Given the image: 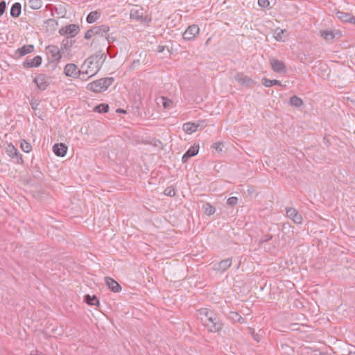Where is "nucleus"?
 Instances as JSON below:
<instances>
[{"instance_id":"obj_1","label":"nucleus","mask_w":355,"mask_h":355,"mask_svg":"<svg viewBox=\"0 0 355 355\" xmlns=\"http://www.w3.org/2000/svg\"><path fill=\"white\" fill-rule=\"evenodd\" d=\"M196 316L207 331L218 333L222 331L223 324L214 310L207 307L200 308L197 310Z\"/></svg>"},{"instance_id":"obj_2","label":"nucleus","mask_w":355,"mask_h":355,"mask_svg":"<svg viewBox=\"0 0 355 355\" xmlns=\"http://www.w3.org/2000/svg\"><path fill=\"white\" fill-rule=\"evenodd\" d=\"M102 62L98 55H92L85 60L81 67L83 77L87 76L91 78L96 75L101 69Z\"/></svg>"},{"instance_id":"obj_3","label":"nucleus","mask_w":355,"mask_h":355,"mask_svg":"<svg viewBox=\"0 0 355 355\" xmlns=\"http://www.w3.org/2000/svg\"><path fill=\"white\" fill-rule=\"evenodd\" d=\"M113 82V78H103L88 83L86 88L92 92L101 93L106 91Z\"/></svg>"},{"instance_id":"obj_4","label":"nucleus","mask_w":355,"mask_h":355,"mask_svg":"<svg viewBox=\"0 0 355 355\" xmlns=\"http://www.w3.org/2000/svg\"><path fill=\"white\" fill-rule=\"evenodd\" d=\"M64 74L71 78L77 79L81 78L83 80V73H81V69L78 68V67L73 63H68L64 67Z\"/></svg>"},{"instance_id":"obj_5","label":"nucleus","mask_w":355,"mask_h":355,"mask_svg":"<svg viewBox=\"0 0 355 355\" xmlns=\"http://www.w3.org/2000/svg\"><path fill=\"white\" fill-rule=\"evenodd\" d=\"M80 28L78 25L69 24L65 26H62L59 30V33L63 36H67L73 37L79 33Z\"/></svg>"},{"instance_id":"obj_6","label":"nucleus","mask_w":355,"mask_h":355,"mask_svg":"<svg viewBox=\"0 0 355 355\" xmlns=\"http://www.w3.org/2000/svg\"><path fill=\"white\" fill-rule=\"evenodd\" d=\"M33 81L39 89L45 90L51 83V78L44 74H39L34 78Z\"/></svg>"},{"instance_id":"obj_7","label":"nucleus","mask_w":355,"mask_h":355,"mask_svg":"<svg viewBox=\"0 0 355 355\" xmlns=\"http://www.w3.org/2000/svg\"><path fill=\"white\" fill-rule=\"evenodd\" d=\"M200 33V28L198 25L193 24L185 30L183 33V38L186 40H194Z\"/></svg>"},{"instance_id":"obj_8","label":"nucleus","mask_w":355,"mask_h":355,"mask_svg":"<svg viewBox=\"0 0 355 355\" xmlns=\"http://www.w3.org/2000/svg\"><path fill=\"white\" fill-rule=\"evenodd\" d=\"M109 27L104 25L98 27H94L85 33V38L90 39L96 35L107 34L109 32Z\"/></svg>"},{"instance_id":"obj_9","label":"nucleus","mask_w":355,"mask_h":355,"mask_svg":"<svg viewBox=\"0 0 355 355\" xmlns=\"http://www.w3.org/2000/svg\"><path fill=\"white\" fill-rule=\"evenodd\" d=\"M286 216L296 224H301L302 223V216L295 208L290 207L286 209Z\"/></svg>"},{"instance_id":"obj_10","label":"nucleus","mask_w":355,"mask_h":355,"mask_svg":"<svg viewBox=\"0 0 355 355\" xmlns=\"http://www.w3.org/2000/svg\"><path fill=\"white\" fill-rule=\"evenodd\" d=\"M42 58L40 55H36L33 58H28L23 62L24 68L37 67L42 64Z\"/></svg>"},{"instance_id":"obj_11","label":"nucleus","mask_w":355,"mask_h":355,"mask_svg":"<svg viewBox=\"0 0 355 355\" xmlns=\"http://www.w3.org/2000/svg\"><path fill=\"white\" fill-rule=\"evenodd\" d=\"M320 35L326 41H332L336 37H341V32L339 31L334 32L331 30H322L320 31Z\"/></svg>"},{"instance_id":"obj_12","label":"nucleus","mask_w":355,"mask_h":355,"mask_svg":"<svg viewBox=\"0 0 355 355\" xmlns=\"http://www.w3.org/2000/svg\"><path fill=\"white\" fill-rule=\"evenodd\" d=\"M336 16L338 19L344 23L352 24L354 21V15L351 13L337 10L336 12Z\"/></svg>"},{"instance_id":"obj_13","label":"nucleus","mask_w":355,"mask_h":355,"mask_svg":"<svg viewBox=\"0 0 355 355\" xmlns=\"http://www.w3.org/2000/svg\"><path fill=\"white\" fill-rule=\"evenodd\" d=\"M47 53L51 55L53 60H60L62 58L61 52L59 48L54 45H50L46 48Z\"/></svg>"},{"instance_id":"obj_14","label":"nucleus","mask_w":355,"mask_h":355,"mask_svg":"<svg viewBox=\"0 0 355 355\" xmlns=\"http://www.w3.org/2000/svg\"><path fill=\"white\" fill-rule=\"evenodd\" d=\"M68 147L63 143L56 144L53 147V151L58 157H64L67 153Z\"/></svg>"},{"instance_id":"obj_15","label":"nucleus","mask_w":355,"mask_h":355,"mask_svg":"<svg viewBox=\"0 0 355 355\" xmlns=\"http://www.w3.org/2000/svg\"><path fill=\"white\" fill-rule=\"evenodd\" d=\"M105 281L109 288L114 293H119L121 291V287L119 284L114 279L106 277Z\"/></svg>"},{"instance_id":"obj_16","label":"nucleus","mask_w":355,"mask_h":355,"mask_svg":"<svg viewBox=\"0 0 355 355\" xmlns=\"http://www.w3.org/2000/svg\"><path fill=\"white\" fill-rule=\"evenodd\" d=\"M270 62L274 71L281 73L285 71V65L283 62L276 59H271Z\"/></svg>"},{"instance_id":"obj_17","label":"nucleus","mask_w":355,"mask_h":355,"mask_svg":"<svg viewBox=\"0 0 355 355\" xmlns=\"http://www.w3.org/2000/svg\"><path fill=\"white\" fill-rule=\"evenodd\" d=\"M84 302L89 306H100V302L96 295H85L84 296Z\"/></svg>"},{"instance_id":"obj_18","label":"nucleus","mask_w":355,"mask_h":355,"mask_svg":"<svg viewBox=\"0 0 355 355\" xmlns=\"http://www.w3.org/2000/svg\"><path fill=\"white\" fill-rule=\"evenodd\" d=\"M199 151L198 146H193L189 148L186 153L182 156V162H186L189 158L196 155Z\"/></svg>"},{"instance_id":"obj_19","label":"nucleus","mask_w":355,"mask_h":355,"mask_svg":"<svg viewBox=\"0 0 355 355\" xmlns=\"http://www.w3.org/2000/svg\"><path fill=\"white\" fill-rule=\"evenodd\" d=\"M231 266H232V259H226L222 260L220 263H218L217 267L215 268V270L217 271L223 272V271L227 270Z\"/></svg>"},{"instance_id":"obj_20","label":"nucleus","mask_w":355,"mask_h":355,"mask_svg":"<svg viewBox=\"0 0 355 355\" xmlns=\"http://www.w3.org/2000/svg\"><path fill=\"white\" fill-rule=\"evenodd\" d=\"M199 127V125L196 123H186L183 125V130L187 134H192L195 132Z\"/></svg>"},{"instance_id":"obj_21","label":"nucleus","mask_w":355,"mask_h":355,"mask_svg":"<svg viewBox=\"0 0 355 355\" xmlns=\"http://www.w3.org/2000/svg\"><path fill=\"white\" fill-rule=\"evenodd\" d=\"M34 46L33 44L24 45L17 50V53L19 56H24L26 54L31 53L34 51Z\"/></svg>"},{"instance_id":"obj_22","label":"nucleus","mask_w":355,"mask_h":355,"mask_svg":"<svg viewBox=\"0 0 355 355\" xmlns=\"http://www.w3.org/2000/svg\"><path fill=\"white\" fill-rule=\"evenodd\" d=\"M235 79L243 85H248L252 83V80L242 73L236 74Z\"/></svg>"},{"instance_id":"obj_23","label":"nucleus","mask_w":355,"mask_h":355,"mask_svg":"<svg viewBox=\"0 0 355 355\" xmlns=\"http://www.w3.org/2000/svg\"><path fill=\"white\" fill-rule=\"evenodd\" d=\"M101 16V12L99 11L95 10L91 12L87 17V22L89 24H92L96 21Z\"/></svg>"},{"instance_id":"obj_24","label":"nucleus","mask_w":355,"mask_h":355,"mask_svg":"<svg viewBox=\"0 0 355 355\" xmlns=\"http://www.w3.org/2000/svg\"><path fill=\"white\" fill-rule=\"evenodd\" d=\"M21 4L19 3H15L12 5L10 10V15L13 17H18L21 14Z\"/></svg>"},{"instance_id":"obj_25","label":"nucleus","mask_w":355,"mask_h":355,"mask_svg":"<svg viewBox=\"0 0 355 355\" xmlns=\"http://www.w3.org/2000/svg\"><path fill=\"white\" fill-rule=\"evenodd\" d=\"M6 151L7 154L12 158L18 157L19 155L17 148L12 144H8Z\"/></svg>"},{"instance_id":"obj_26","label":"nucleus","mask_w":355,"mask_h":355,"mask_svg":"<svg viewBox=\"0 0 355 355\" xmlns=\"http://www.w3.org/2000/svg\"><path fill=\"white\" fill-rule=\"evenodd\" d=\"M262 84L266 87H272L276 85H281L280 81L277 80H270L267 78H263L262 79Z\"/></svg>"},{"instance_id":"obj_27","label":"nucleus","mask_w":355,"mask_h":355,"mask_svg":"<svg viewBox=\"0 0 355 355\" xmlns=\"http://www.w3.org/2000/svg\"><path fill=\"white\" fill-rule=\"evenodd\" d=\"M286 33V30L282 29L280 28H277L275 29L274 32V37L277 41H283L284 40V35Z\"/></svg>"},{"instance_id":"obj_28","label":"nucleus","mask_w":355,"mask_h":355,"mask_svg":"<svg viewBox=\"0 0 355 355\" xmlns=\"http://www.w3.org/2000/svg\"><path fill=\"white\" fill-rule=\"evenodd\" d=\"M202 209H203L204 213L207 216H211L216 211L215 208L212 205H211L209 203H207V204L204 205Z\"/></svg>"},{"instance_id":"obj_29","label":"nucleus","mask_w":355,"mask_h":355,"mask_svg":"<svg viewBox=\"0 0 355 355\" xmlns=\"http://www.w3.org/2000/svg\"><path fill=\"white\" fill-rule=\"evenodd\" d=\"M94 110L98 113H106L109 110V105L105 103H102L96 106Z\"/></svg>"},{"instance_id":"obj_30","label":"nucleus","mask_w":355,"mask_h":355,"mask_svg":"<svg viewBox=\"0 0 355 355\" xmlns=\"http://www.w3.org/2000/svg\"><path fill=\"white\" fill-rule=\"evenodd\" d=\"M290 103L291 105H293L295 107H300L303 104L302 100L296 96H294L291 98Z\"/></svg>"},{"instance_id":"obj_31","label":"nucleus","mask_w":355,"mask_h":355,"mask_svg":"<svg viewBox=\"0 0 355 355\" xmlns=\"http://www.w3.org/2000/svg\"><path fill=\"white\" fill-rule=\"evenodd\" d=\"M21 148L25 153H30L32 150V146L30 143L23 140L21 142Z\"/></svg>"},{"instance_id":"obj_32","label":"nucleus","mask_w":355,"mask_h":355,"mask_svg":"<svg viewBox=\"0 0 355 355\" xmlns=\"http://www.w3.org/2000/svg\"><path fill=\"white\" fill-rule=\"evenodd\" d=\"M160 101H161V103L162 104V105L164 108H168L173 104L172 101H171L170 99H168V98H166L164 96L161 97Z\"/></svg>"},{"instance_id":"obj_33","label":"nucleus","mask_w":355,"mask_h":355,"mask_svg":"<svg viewBox=\"0 0 355 355\" xmlns=\"http://www.w3.org/2000/svg\"><path fill=\"white\" fill-rule=\"evenodd\" d=\"M164 193L166 196H174L175 195V191L172 187H168L165 189Z\"/></svg>"},{"instance_id":"obj_34","label":"nucleus","mask_w":355,"mask_h":355,"mask_svg":"<svg viewBox=\"0 0 355 355\" xmlns=\"http://www.w3.org/2000/svg\"><path fill=\"white\" fill-rule=\"evenodd\" d=\"M258 5L263 8H266L270 7V3L269 0H258Z\"/></svg>"},{"instance_id":"obj_35","label":"nucleus","mask_w":355,"mask_h":355,"mask_svg":"<svg viewBox=\"0 0 355 355\" xmlns=\"http://www.w3.org/2000/svg\"><path fill=\"white\" fill-rule=\"evenodd\" d=\"M223 144L222 142H216L212 145V148L218 152H221L223 150Z\"/></svg>"},{"instance_id":"obj_36","label":"nucleus","mask_w":355,"mask_h":355,"mask_svg":"<svg viewBox=\"0 0 355 355\" xmlns=\"http://www.w3.org/2000/svg\"><path fill=\"white\" fill-rule=\"evenodd\" d=\"M227 204L230 206H234L237 204L238 198L236 197H230L227 199Z\"/></svg>"},{"instance_id":"obj_37","label":"nucleus","mask_w":355,"mask_h":355,"mask_svg":"<svg viewBox=\"0 0 355 355\" xmlns=\"http://www.w3.org/2000/svg\"><path fill=\"white\" fill-rule=\"evenodd\" d=\"M6 8V4L5 1H1L0 3V16H1L5 12Z\"/></svg>"},{"instance_id":"obj_38","label":"nucleus","mask_w":355,"mask_h":355,"mask_svg":"<svg viewBox=\"0 0 355 355\" xmlns=\"http://www.w3.org/2000/svg\"><path fill=\"white\" fill-rule=\"evenodd\" d=\"M116 112L119 113H125V111L121 109H118Z\"/></svg>"},{"instance_id":"obj_39","label":"nucleus","mask_w":355,"mask_h":355,"mask_svg":"<svg viewBox=\"0 0 355 355\" xmlns=\"http://www.w3.org/2000/svg\"><path fill=\"white\" fill-rule=\"evenodd\" d=\"M163 50H164V47L162 46V48H160V49L159 50V52H162Z\"/></svg>"},{"instance_id":"obj_40","label":"nucleus","mask_w":355,"mask_h":355,"mask_svg":"<svg viewBox=\"0 0 355 355\" xmlns=\"http://www.w3.org/2000/svg\"><path fill=\"white\" fill-rule=\"evenodd\" d=\"M19 159H20V161H21V163H22V162H23V159H22V157H21V155H20Z\"/></svg>"},{"instance_id":"obj_41","label":"nucleus","mask_w":355,"mask_h":355,"mask_svg":"<svg viewBox=\"0 0 355 355\" xmlns=\"http://www.w3.org/2000/svg\"><path fill=\"white\" fill-rule=\"evenodd\" d=\"M352 24L355 25V16H354V21H353Z\"/></svg>"}]
</instances>
